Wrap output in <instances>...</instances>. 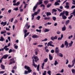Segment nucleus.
<instances>
[{
	"mask_svg": "<svg viewBox=\"0 0 75 75\" xmlns=\"http://www.w3.org/2000/svg\"><path fill=\"white\" fill-rule=\"evenodd\" d=\"M20 3L19 2H17L16 4V6H18V5H19L20 4Z\"/></svg>",
	"mask_w": 75,
	"mask_h": 75,
	"instance_id": "obj_44",
	"label": "nucleus"
},
{
	"mask_svg": "<svg viewBox=\"0 0 75 75\" xmlns=\"http://www.w3.org/2000/svg\"><path fill=\"white\" fill-rule=\"evenodd\" d=\"M7 46L6 45L4 47V49L5 50V51H8L9 50V48H7Z\"/></svg>",
	"mask_w": 75,
	"mask_h": 75,
	"instance_id": "obj_10",
	"label": "nucleus"
},
{
	"mask_svg": "<svg viewBox=\"0 0 75 75\" xmlns=\"http://www.w3.org/2000/svg\"><path fill=\"white\" fill-rule=\"evenodd\" d=\"M57 64H58V62H57V60H55V62L54 63V65L56 66V65H57Z\"/></svg>",
	"mask_w": 75,
	"mask_h": 75,
	"instance_id": "obj_25",
	"label": "nucleus"
},
{
	"mask_svg": "<svg viewBox=\"0 0 75 75\" xmlns=\"http://www.w3.org/2000/svg\"><path fill=\"white\" fill-rule=\"evenodd\" d=\"M4 73V71H0V74H3Z\"/></svg>",
	"mask_w": 75,
	"mask_h": 75,
	"instance_id": "obj_47",
	"label": "nucleus"
},
{
	"mask_svg": "<svg viewBox=\"0 0 75 75\" xmlns=\"http://www.w3.org/2000/svg\"><path fill=\"white\" fill-rule=\"evenodd\" d=\"M46 74H47V71H44V73L42 74V75H46Z\"/></svg>",
	"mask_w": 75,
	"mask_h": 75,
	"instance_id": "obj_32",
	"label": "nucleus"
},
{
	"mask_svg": "<svg viewBox=\"0 0 75 75\" xmlns=\"http://www.w3.org/2000/svg\"><path fill=\"white\" fill-rule=\"evenodd\" d=\"M54 5H55V6H58V5H59V3H58L57 1L55 3Z\"/></svg>",
	"mask_w": 75,
	"mask_h": 75,
	"instance_id": "obj_23",
	"label": "nucleus"
},
{
	"mask_svg": "<svg viewBox=\"0 0 75 75\" xmlns=\"http://www.w3.org/2000/svg\"><path fill=\"white\" fill-rule=\"evenodd\" d=\"M3 58H1V59H0V64H1L2 62V61H3Z\"/></svg>",
	"mask_w": 75,
	"mask_h": 75,
	"instance_id": "obj_56",
	"label": "nucleus"
},
{
	"mask_svg": "<svg viewBox=\"0 0 75 75\" xmlns=\"http://www.w3.org/2000/svg\"><path fill=\"white\" fill-rule=\"evenodd\" d=\"M36 31L37 32H39V33H41V29H40L39 30L38 29H36Z\"/></svg>",
	"mask_w": 75,
	"mask_h": 75,
	"instance_id": "obj_27",
	"label": "nucleus"
},
{
	"mask_svg": "<svg viewBox=\"0 0 75 75\" xmlns=\"http://www.w3.org/2000/svg\"><path fill=\"white\" fill-rule=\"evenodd\" d=\"M1 41H4V38L2 37H1Z\"/></svg>",
	"mask_w": 75,
	"mask_h": 75,
	"instance_id": "obj_36",
	"label": "nucleus"
},
{
	"mask_svg": "<svg viewBox=\"0 0 75 75\" xmlns=\"http://www.w3.org/2000/svg\"><path fill=\"white\" fill-rule=\"evenodd\" d=\"M10 61H11L9 64V65H11V64H13V63H15V61L13 58L11 59Z\"/></svg>",
	"mask_w": 75,
	"mask_h": 75,
	"instance_id": "obj_5",
	"label": "nucleus"
},
{
	"mask_svg": "<svg viewBox=\"0 0 75 75\" xmlns=\"http://www.w3.org/2000/svg\"><path fill=\"white\" fill-rule=\"evenodd\" d=\"M60 47L61 48H64V44H62Z\"/></svg>",
	"mask_w": 75,
	"mask_h": 75,
	"instance_id": "obj_54",
	"label": "nucleus"
},
{
	"mask_svg": "<svg viewBox=\"0 0 75 75\" xmlns=\"http://www.w3.org/2000/svg\"><path fill=\"white\" fill-rule=\"evenodd\" d=\"M68 13H69V12H68L67 11H65V15H66V16H68Z\"/></svg>",
	"mask_w": 75,
	"mask_h": 75,
	"instance_id": "obj_33",
	"label": "nucleus"
},
{
	"mask_svg": "<svg viewBox=\"0 0 75 75\" xmlns=\"http://www.w3.org/2000/svg\"><path fill=\"white\" fill-rule=\"evenodd\" d=\"M51 39L52 40V41H54V36H52L51 37Z\"/></svg>",
	"mask_w": 75,
	"mask_h": 75,
	"instance_id": "obj_40",
	"label": "nucleus"
},
{
	"mask_svg": "<svg viewBox=\"0 0 75 75\" xmlns=\"http://www.w3.org/2000/svg\"><path fill=\"white\" fill-rule=\"evenodd\" d=\"M65 8H69V6L68 5H66L65 6Z\"/></svg>",
	"mask_w": 75,
	"mask_h": 75,
	"instance_id": "obj_48",
	"label": "nucleus"
},
{
	"mask_svg": "<svg viewBox=\"0 0 75 75\" xmlns=\"http://www.w3.org/2000/svg\"><path fill=\"white\" fill-rule=\"evenodd\" d=\"M48 41V39L47 38H45L44 40H42V42H43V41Z\"/></svg>",
	"mask_w": 75,
	"mask_h": 75,
	"instance_id": "obj_28",
	"label": "nucleus"
},
{
	"mask_svg": "<svg viewBox=\"0 0 75 75\" xmlns=\"http://www.w3.org/2000/svg\"><path fill=\"white\" fill-rule=\"evenodd\" d=\"M32 17V20H34V15H31Z\"/></svg>",
	"mask_w": 75,
	"mask_h": 75,
	"instance_id": "obj_42",
	"label": "nucleus"
},
{
	"mask_svg": "<svg viewBox=\"0 0 75 75\" xmlns=\"http://www.w3.org/2000/svg\"><path fill=\"white\" fill-rule=\"evenodd\" d=\"M59 52V50L58 49V47H56L55 49V52L56 53H58Z\"/></svg>",
	"mask_w": 75,
	"mask_h": 75,
	"instance_id": "obj_9",
	"label": "nucleus"
},
{
	"mask_svg": "<svg viewBox=\"0 0 75 75\" xmlns=\"http://www.w3.org/2000/svg\"><path fill=\"white\" fill-rule=\"evenodd\" d=\"M11 38L10 37H9L8 38V40L9 41H10L11 40Z\"/></svg>",
	"mask_w": 75,
	"mask_h": 75,
	"instance_id": "obj_61",
	"label": "nucleus"
},
{
	"mask_svg": "<svg viewBox=\"0 0 75 75\" xmlns=\"http://www.w3.org/2000/svg\"><path fill=\"white\" fill-rule=\"evenodd\" d=\"M71 71L73 74H74V73H75V70L74 69H72Z\"/></svg>",
	"mask_w": 75,
	"mask_h": 75,
	"instance_id": "obj_46",
	"label": "nucleus"
},
{
	"mask_svg": "<svg viewBox=\"0 0 75 75\" xmlns=\"http://www.w3.org/2000/svg\"><path fill=\"white\" fill-rule=\"evenodd\" d=\"M1 25H3V26L6 25V24H7V22L6 21L5 22H4L2 21L1 23Z\"/></svg>",
	"mask_w": 75,
	"mask_h": 75,
	"instance_id": "obj_7",
	"label": "nucleus"
},
{
	"mask_svg": "<svg viewBox=\"0 0 75 75\" xmlns=\"http://www.w3.org/2000/svg\"><path fill=\"white\" fill-rule=\"evenodd\" d=\"M56 9H57V10H58L59 11H60V12H61V11H62V10L58 8H57Z\"/></svg>",
	"mask_w": 75,
	"mask_h": 75,
	"instance_id": "obj_57",
	"label": "nucleus"
},
{
	"mask_svg": "<svg viewBox=\"0 0 75 75\" xmlns=\"http://www.w3.org/2000/svg\"><path fill=\"white\" fill-rule=\"evenodd\" d=\"M48 2L49 1L48 0H45L44 1V3L45 5H47L48 3Z\"/></svg>",
	"mask_w": 75,
	"mask_h": 75,
	"instance_id": "obj_18",
	"label": "nucleus"
},
{
	"mask_svg": "<svg viewBox=\"0 0 75 75\" xmlns=\"http://www.w3.org/2000/svg\"><path fill=\"white\" fill-rule=\"evenodd\" d=\"M40 7H44V8H45V5H44L43 4H41L40 5Z\"/></svg>",
	"mask_w": 75,
	"mask_h": 75,
	"instance_id": "obj_52",
	"label": "nucleus"
},
{
	"mask_svg": "<svg viewBox=\"0 0 75 75\" xmlns=\"http://www.w3.org/2000/svg\"><path fill=\"white\" fill-rule=\"evenodd\" d=\"M11 52H12V49H10L9 50V53H11Z\"/></svg>",
	"mask_w": 75,
	"mask_h": 75,
	"instance_id": "obj_58",
	"label": "nucleus"
},
{
	"mask_svg": "<svg viewBox=\"0 0 75 75\" xmlns=\"http://www.w3.org/2000/svg\"><path fill=\"white\" fill-rule=\"evenodd\" d=\"M5 33H6V31L4 30V31H1V34H5Z\"/></svg>",
	"mask_w": 75,
	"mask_h": 75,
	"instance_id": "obj_26",
	"label": "nucleus"
},
{
	"mask_svg": "<svg viewBox=\"0 0 75 75\" xmlns=\"http://www.w3.org/2000/svg\"><path fill=\"white\" fill-rule=\"evenodd\" d=\"M17 69V67L15 66L13 68V69Z\"/></svg>",
	"mask_w": 75,
	"mask_h": 75,
	"instance_id": "obj_55",
	"label": "nucleus"
},
{
	"mask_svg": "<svg viewBox=\"0 0 75 75\" xmlns=\"http://www.w3.org/2000/svg\"><path fill=\"white\" fill-rule=\"evenodd\" d=\"M51 13L50 12H47L46 16H51Z\"/></svg>",
	"mask_w": 75,
	"mask_h": 75,
	"instance_id": "obj_20",
	"label": "nucleus"
},
{
	"mask_svg": "<svg viewBox=\"0 0 75 75\" xmlns=\"http://www.w3.org/2000/svg\"><path fill=\"white\" fill-rule=\"evenodd\" d=\"M68 67H69V68H71L72 67V66L70 64H69L68 65Z\"/></svg>",
	"mask_w": 75,
	"mask_h": 75,
	"instance_id": "obj_60",
	"label": "nucleus"
},
{
	"mask_svg": "<svg viewBox=\"0 0 75 75\" xmlns=\"http://www.w3.org/2000/svg\"><path fill=\"white\" fill-rule=\"evenodd\" d=\"M25 34H26V33L27 32V30H25L24 31Z\"/></svg>",
	"mask_w": 75,
	"mask_h": 75,
	"instance_id": "obj_63",
	"label": "nucleus"
},
{
	"mask_svg": "<svg viewBox=\"0 0 75 75\" xmlns=\"http://www.w3.org/2000/svg\"><path fill=\"white\" fill-rule=\"evenodd\" d=\"M54 50H52L51 51V53H54Z\"/></svg>",
	"mask_w": 75,
	"mask_h": 75,
	"instance_id": "obj_50",
	"label": "nucleus"
},
{
	"mask_svg": "<svg viewBox=\"0 0 75 75\" xmlns=\"http://www.w3.org/2000/svg\"><path fill=\"white\" fill-rule=\"evenodd\" d=\"M62 18L63 19H66L67 18V16H62Z\"/></svg>",
	"mask_w": 75,
	"mask_h": 75,
	"instance_id": "obj_39",
	"label": "nucleus"
},
{
	"mask_svg": "<svg viewBox=\"0 0 75 75\" xmlns=\"http://www.w3.org/2000/svg\"><path fill=\"white\" fill-rule=\"evenodd\" d=\"M69 28L71 30L72 29V27L71 26V25H69Z\"/></svg>",
	"mask_w": 75,
	"mask_h": 75,
	"instance_id": "obj_59",
	"label": "nucleus"
},
{
	"mask_svg": "<svg viewBox=\"0 0 75 75\" xmlns=\"http://www.w3.org/2000/svg\"><path fill=\"white\" fill-rule=\"evenodd\" d=\"M39 68H40V64H39L38 65V66L37 67V69L38 71H39Z\"/></svg>",
	"mask_w": 75,
	"mask_h": 75,
	"instance_id": "obj_35",
	"label": "nucleus"
},
{
	"mask_svg": "<svg viewBox=\"0 0 75 75\" xmlns=\"http://www.w3.org/2000/svg\"><path fill=\"white\" fill-rule=\"evenodd\" d=\"M51 72L50 70L49 71H47V73L48 74H49V75H51Z\"/></svg>",
	"mask_w": 75,
	"mask_h": 75,
	"instance_id": "obj_41",
	"label": "nucleus"
},
{
	"mask_svg": "<svg viewBox=\"0 0 75 75\" xmlns=\"http://www.w3.org/2000/svg\"><path fill=\"white\" fill-rule=\"evenodd\" d=\"M40 18H41V16H38L36 18V19H37V20H40Z\"/></svg>",
	"mask_w": 75,
	"mask_h": 75,
	"instance_id": "obj_22",
	"label": "nucleus"
},
{
	"mask_svg": "<svg viewBox=\"0 0 75 75\" xmlns=\"http://www.w3.org/2000/svg\"><path fill=\"white\" fill-rule=\"evenodd\" d=\"M49 59L51 60L52 59V56L51 55V54H50L49 55Z\"/></svg>",
	"mask_w": 75,
	"mask_h": 75,
	"instance_id": "obj_13",
	"label": "nucleus"
},
{
	"mask_svg": "<svg viewBox=\"0 0 75 75\" xmlns=\"http://www.w3.org/2000/svg\"><path fill=\"white\" fill-rule=\"evenodd\" d=\"M45 64V63H43L42 64V69H44V64Z\"/></svg>",
	"mask_w": 75,
	"mask_h": 75,
	"instance_id": "obj_38",
	"label": "nucleus"
},
{
	"mask_svg": "<svg viewBox=\"0 0 75 75\" xmlns=\"http://www.w3.org/2000/svg\"><path fill=\"white\" fill-rule=\"evenodd\" d=\"M37 47H43V45H38Z\"/></svg>",
	"mask_w": 75,
	"mask_h": 75,
	"instance_id": "obj_43",
	"label": "nucleus"
},
{
	"mask_svg": "<svg viewBox=\"0 0 75 75\" xmlns=\"http://www.w3.org/2000/svg\"><path fill=\"white\" fill-rule=\"evenodd\" d=\"M57 38H58L56 36H55L54 37V40H57Z\"/></svg>",
	"mask_w": 75,
	"mask_h": 75,
	"instance_id": "obj_51",
	"label": "nucleus"
},
{
	"mask_svg": "<svg viewBox=\"0 0 75 75\" xmlns=\"http://www.w3.org/2000/svg\"><path fill=\"white\" fill-rule=\"evenodd\" d=\"M38 13H39V12L38 11L35 12L33 14H32V15H34V16H37Z\"/></svg>",
	"mask_w": 75,
	"mask_h": 75,
	"instance_id": "obj_17",
	"label": "nucleus"
},
{
	"mask_svg": "<svg viewBox=\"0 0 75 75\" xmlns=\"http://www.w3.org/2000/svg\"><path fill=\"white\" fill-rule=\"evenodd\" d=\"M73 3H72V4H74V5H75V0H72Z\"/></svg>",
	"mask_w": 75,
	"mask_h": 75,
	"instance_id": "obj_49",
	"label": "nucleus"
},
{
	"mask_svg": "<svg viewBox=\"0 0 75 75\" xmlns=\"http://www.w3.org/2000/svg\"><path fill=\"white\" fill-rule=\"evenodd\" d=\"M74 43V42L73 41H71V43H69V46L68 47V48L70 47H72V44Z\"/></svg>",
	"mask_w": 75,
	"mask_h": 75,
	"instance_id": "obj_11",
	"label": "nucleus"
},
{
	"mask_svg": "<svg viewBox=\"0 0 75 75\" xmlns=\"http://www.w3.org/2000/svg\"><path fill=\"white\" fill-rule=\"evenodd\" d=\"M57 10L55 9H53L52 10V13H54V12H57Z\"/></svg>",
	"mask_w": 75,
	"mask_h": 75,
	"instance_id": "obj_21",
	"label": "nucleus"
},
{
	"mask_svg": "<svg viewBox=\"0 0 75 75\" xmlns=\"http://www.w3.org/2000/svg\"><path fill=\"white\" fill-rule=\"evenodd\" d=\"M52 41H50L49 42H48L47 44V46L48 47H49V46H50V47H54V45H52Z\"/></svg>",
	"mask_w": 75,
	"mask_h": 75,
	"instance_id": "obj_4",
	"label": "nucleus"
},
{
	"mask_svg": "<svg viewBox=\"0 0 75 75\" xmlns=\"http://www.w3.org/2000/svg\"><path fill=\"white\" fill-rule=\"evenodd\" d=\"M75 60L74 59L72 61V63L73 64H75Z\"/></svg>",
	"mask_w": 75,
	"mask_h": 75,
	"instance_id": "obj_62",
	"label": "nucleus"
},
{
	"mask_svg": "<svg viewBox=\"0 0 75 75\" xmlns=\"http://www.w3.org/2000/svg\"><path fill=\"white\" fill-rule=\"evenodd\" d=\"M62 30L63 31H65V30H66V27H65V25H64V27L62 28Z\"/></svg>",
	"mask_w": 75,
	"mask_h": 75,
	"instance_id": "obj_14",
	"label": "nucleus"
},
{
	"mask_svg": "<svg viewBox=\"0 0 75 75\" xmlns=\"http://www.w3.org/2000/svg\"><path fill=\"white\" fill-rule=\"evenodd\" d=\"M52 18L54 21H55L57 19V18H56V17L54 16H53Z\"/></svg>",
	"mask_w": 75,
	"mask_h": 75,
	"instance_id": "obj_31",
	"label": "nucleus"
},
{
	"mask_svg": "<svg viewBox=\"0 0 75 75\" xmlns=\"http://www.w3.org/2000/svg\"><path fill=\"white\" fill-rule=\"evenodd\" d=\"M25 69H26L28 71L25 70L24 71V74L25 75H27L28 73H30L31 72H32V70L30 69V67H29L27 66H25Z\"/></svg>",
	"mask_w": 75,
	"mask_h": 75,
	"instance_id": "obj_2",
	"label": "nucleus"
},
{
	"mask_svg": "<svg viewBox=\"0 0 75 75\" xmlns=\"http://www.w3.org/2000/svg\"><path fill=\"white\" fill-rule=\"evenodd\" d=\"M50 6H51V5H50V4H48L47 6V8H49V7H50Z\"/></svg>",
	"mask_w": 75,
	"mask_h": 75,
	"instance_id": "obj_64",
	"label": "nucleus"
},
{
	"mask_svg": "<svg viewBox=\"0 0 75 75\" xmlns=\"http://www.w3.org/2000/svg\"><path fill=\"white\" fill-rule=\"evenodd\" d=\"M43 0H39L38 2L37 3V4L33 7V12H34V11H35V9H36V8H37V5H40V4H41L42 3Z\"/></svg>",
	"mask_w": 75,
	"mask_h": 75,
	"instance_id": "obj_3",
	"label": "nucleus"
},
{
	"mask_svg": "<svg viewBox=\"0 0 75 75\" xmlns=\"http://www.w3.org/2000/svg\"><path fill=\"white\" fill-rule=\"evenodd\" d=\"M34 58L35 60V62H37L38 60H39V59L38 58V57L37 56L35 57H33L32 58V59H33V65L35 67H37V65L36 64H35V62H34Z\"/></svg>",
	"mask_w": 75,
	"mask_h": 75,
	"instance_id": "obj_1",
	"label": "nucleus"
},
{
	"mask_svg": "<svg viewBox=\"0 0 75 75\" xmlns=\"http://www.w3.org/2000/svg\"><path fill=\"white\" fill-rule=\"evenodd\" d=\"M69 23V20H68L66 22V25H67Z\"/></svg>",
	"mask_w": 75,
	"mask_h": 75,
	"instance_id": "obj_37",
	"label": "nucleus"
},
{
	"mask_svg": "<svg viewBox=\"0 0 75 75\" xmlns=\"http://www.w3.org/2000/svg\"><path fill=\"white\" fill-rule=\"evenodd\" d=\"M48 61V59L46 58L44 60V62H47Z\"/></svg>",
	"mask_w": 75,
	"mask_h": 75,
	"instance_id": "obj_45",
	"label": "nucleus"
},
{
	"mask_svg": "<svg viewBox=\"0 0 75 75\" xmlns=\"http://www.w3.org/2000/svg\"><path fill=\"white\" fill-rule=\"evenodd\" d=\"M44 20H50V19H51V18H50V17H46L44 18Z\"/></svg>",
	"mask_w": 75,
	"mask_h": 75,
	"instance_id": "obj_15",
	"label": "nucleus"
},
{
	"mask_svg": "<svg viewBox=\"0 0 75 75\" xmlns=\"http://www.w3.org/2000/svg\"><path fill=\"white\" fill-rule=\"evenodd\" d=\"M68 45H69V44L68 42H67V41H65L64 42V45L66 46V48H68Z\"/></svg>",
	"mask_w": 75,
	"mask_h": 75,
	"instance_id": "obj_6",
	"label": "nucleus"
},
{
	"mask_svg": "<svg viewBox=\"0 0 75 75\" xmlns=\"http://www.w3.org/2000/svg\"><path fill=\"white\" fill-rule=\"evenodd\" d=\"M50 31V29H45V30H44V31L45 32V33H46V32H48V31Z\"/></svg>",
	"mask_w": 75,
	"mask_h": 75,
	"instance_id": "obj_29",
	"label": "nucleus"
},
{
	"mask_svg": "<svg viewBox=\"0 0 75 75\" xmlns=\"http://www.w3.org/2000/svg\"><path fill=\"white\" fill-rule=\"evenodd\" d=\"M8 57V55H5L3 57H2L1 58H2V59H3V58L4 59H7Z\"/></svg>",
	"mask_w": 75,
	"mask_h": 75,
	"instance_id": "obj_8",
	"label": "nucleus"
},
{
	"mask_svg": "<svg viewBox=\"0 0 75 75\" xmlns=\"http://www.w3.org/2000/svg\"><path fill=\"white\" fill-rule=\"evenodd\" d=\"M13 10H15V11H17V10H18V7L14 8H13Z\"/></svg>",
	"mask_w": 75,
	"mask_h": 75,
	"instance_id": "obj_34",
	"label": "nucleus"
},
{
	"mask_svg": "<svg viewBox=\"0 0 75 75\" xmlns=\"http://www.w3.org/2000/svg\"><path fill=\"white\" fill-rule=\"evenodd\" d=\"M11 9H10L8 11V13H11Z\"/></svg>",
	"mask_w": 75,
	"mask_h": 75,
	"instance_id": "obj_53",
	"label": "nucleus"
},
{
	"mask_svg": "<svg viewBox=\"0 0 75 75\" xmlns=\"http://www.w3.org/2000/svg\"><path fill=\"white\" fill-rule=\"evenodd\" d=\"M73 37V35H71L70 36H69L68 38V39H69V40H70L71 39V38H72Z\"/></svg>",
	"mask_w": 75,
	"mask_h": 75,
	"instance_id": "obj_30",
	"label": "nucleus"
},
{
	"mask_svg": "<svg viewBox=\"0 0 75 75\" xmlns=\"http://www.w3.org/2000/svg\"><path fill=\"white\" fill-rule=\"evenodd\" d=\"M32 38H38V36H37L36 35H34L32 36Z\"/></svg>",
	"mask_w": 75,
	"mask_h": 75,
	"instance_id": "obj_12",
	"label": "nucleus"
},
{
	"mask_svg": "<svg viewBox=\"0 0 75 75\" xmlns=\"http://www.w3.org/2000/svg\"><path fill=\"white\" fill-rule=\"evenodd\" d=\"M65 11H63V12L61 13L59 15V17H61V16H62V17L63 16H64V12Z\"/></svg>",
	"mask_w": 75,
	"mask_h": 75,
	"instance_id": "obj_16",
	"label": "nucleus"
},
{
	"mask_svg": "<svg viewBox=\"0 0 75 75\" xmlns=\"http://www.w3.org/2000/svg\"><path fill=\"white\" fill-rule=\"evenodd\" d=\"M1 67L2 69H5V66L3 64H1Z\"/></svg>",
	"mask_w": 75,
	"mask_h": 75,
	"instance_id": "obj_19",
	"label": "nucleus"
},
{
	"mask_svg": "<svg viewBox=\"0 0 75 75\" xmlns=\"http://www.w3.org/2000/svg\"><path fill=\"white\" fill-rule=\"evenodd\" d=\"M18 23V20L17 19L15 20V21L13 22V24H16Z\"/></svg>",
	"mask_w": 75,
	"mask_h": 75,
	"instance_id": "obj_24",
	"label": "nucleus"
}]
</instances>
